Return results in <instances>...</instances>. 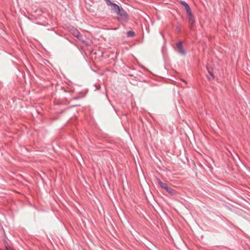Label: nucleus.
Wrapping results in <instances>:
<instances>
[{
	"label": "nucleus",
	"mask_w": 250,
	"mask_h": 250,
	"mask_svg": "<svg viewBox=\"0 0 250 250\" xmlns=\"http://www.w3.org/2000/svg\"><path fill=\"white\" fill-rule=\"evenodd\" d=\"M176 45L179 49V52L182 55H186V51L184 49L182 42H179L176 43Z\"/></svg>",
	"instance_id": "4"
},
{
	"label": "nucleus",
	"mask_w": 250,
	"mask_h": 250,
	"mask_svg": "<svg viewBox=\"0 0 250 250\" xmlns=\"http://www.w3.org/2000/svg\"><path fill=\"white\" fill-rule=\"evenodd\" d=\"M109 6H112V10H113L116 13H117L118 11H119V10L121 9L118 4L112 2H111Z\"/></svg>",
	"instance_id": "5"
},
{
	"label": "nucleus",
	"mask_w": 250,
	"mask_h": 250,
	"mask_svg": "<svg viewBox=\"0 0 250 250\" xmlns=\"http://www.w3.org/2000/svg\"><path fill=\"white\" fill-rule=\"evenodd\" d=\"M116 14L118 16V20L119 21L124 22H126L128 21L129 16L125 9L121 8Z\"/></svg>",
	"instance_id": "2"
},
{
	"label": "nucleus",
	"mask_w": 250,
	"mask_h": 250,
	"mask_svg": "<svg viewBox=\"0 0 250 250\" xmlns=\"http://www.w3.org/2000/svg\"><path fill=\"white\" fill-rule=\"evenodd\" d=\"M157 181L160 186L162 188L165 189L168 193L172 195L176 194V191L175 190L169 187H168L166 183L162 182L159 178H157Z\"/></svg>",
	"instance_id": "1"
},
{
	"label": "nucleus",
	"mask_w": 250,
	"mask_h": 250,
	"mask_svg": "<svg viewBox=\"0 0 250 250\" xmlns=\"http://www.w3.org/2000/svg\"><path fill=\"white\" fill-rule=\"evenodd\" d=\"M180 3L185 7L187 13L191 11L189 6L186 1L181 0L180 1Z\"/></svg>",
	"instance_id": "6"
},
{
	"label": "nucleus",
	"mask_w": 250,
	"mask_h": 250,
	"mask_svg": "<svg viewBox=\"0 0 250 250\" xmlns=\"http://www.w3.org/2000/svg\"><path fill=\"white\" fill-rule=\"evenodd\" d=\"M72 34L78 39H80V37H81V33H80V32L78 30L75 29L73 31Z\"/></svg>",
	"instance_id": "7"
},
{
	"label": "nucleus",
	"mask_w": 250,
	"mask_h": 250,
	"mask_svg": "<svg viewBox=\"0 0 250 250\" xmlns=\"http://www.w3.org/2000/svg\"><path fill=\"white\" fill-rule=\"evenodd\" d=\"M104 0L105 1V2H106V4H107L108 6V5H109V4H110L111 3V1H110V0Z\"/></svg>",
	"instance_id": "9"
},
{
	"label": "nucleus",
	"mask_w": 250,
	"mask_h": 250,
	"mask_svg": "<svg viewBox=\"0 0 250 250\" xmlns=\"http://www.w3.org/2000/svg\"><path fill=\"white\" fill-rule=\"evenodd\" d=\"M208 73L210 74V76H211L212 78L213 79L214 78V75L212 73L210 72L209 70H208Z\"/></svg>",
	"instance_id": "10"
},
{
	"label": "nucleus",
	"mask_w": 250,
	"mask_h": 250,
	"mask_svg": "<svg viewBox=\"0 0 250 250\" xmlns=\"http://www.w3.org/2000/svg\"><path fill=\"white\" fill-rule=\"evenodd\" d=\"M6 250H10V248H8V247H7V246L6 247Z\"/></svg>",
	"instance_id": "12"
},
{
	"label": "nucleus",
	"mask_w": 250,
	"mask_h": 250,
	"mask_svg": "<svg viewBox=\"0 0 250 250\" xmlns=\"http://www.w3.org/2000/svg\"><path fill=\"white\" fill-rule=\"evenodd\" d=\"M128 37H133L135 36V33L132 31H129L127 32Z\"/></svg>",
	"instance_id": "8"
},
{
	"label": "nucleus",
	"mask_w": 250,
	"mask_h": 250,
	"mask_svg": "<svg viewBox=\"0 0 250 250\" xmlns=\"http://www.w3.org/2000/svg\"><path fill=\"white\" fill-rule=\"evenodd\" d=\"M188 19L189 23L191 26L194 24L195 22L194 18L192 14L191 11L187 12Z\"/></svg>",
	"instance_id": "3"
},
{
	"label": "nucleus",
	"mask_w": 250,
	"mask_h": 250,
	"mask_svg": "<svg viewBox=\"0 0 250 250\" xmlns=\"http://www.w3.org/2000/svg\"><path fill=\"white\" fill-rule=\"evenodd\" d=\"M79 98H80V97H75L73 98L72 100H77V99H79Z\"/></svg>",
	"instance_id": "11"
}]
</instances>
